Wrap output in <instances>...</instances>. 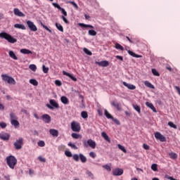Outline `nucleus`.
I'll return each mask as SVG.
<instances>
[{"mask_svg": "<svg viewBox=\"0 0 180 180\" xmlns=\"http://www.w3.org/2000/svg\"><path fill=\"white\" fill-rule=\"evenodd\" d=\"M0 39H5V40H7V41L8 43H11V44H15V43L18 41V39H16V38H14L13 37H12V35L5 32L0 33Z\"/></svg>", "mask_w": 180, "mask_h": 180, "instance_id": "1", "label": "nucleus"}, {"mask_svg": "<svg viewBox=\"0 0 180 180\" xmlns=\"http://www.w3.org/2000/svg\"><path fill=\"white\" fill-rule=\"evenodd\" d=\"M6 160L7 165H8L9 168H11V169H14L15 165L18 164V160L16 159V158H15V156L13 155H10V156H8L6 158Z\"/></svg>", "mask_w": 180, "mask_h": 180, "instance_id": "2", "label": "nucleus"}, {"mask_svg": "<svg viewBox=\"0 0 180 180\" xmlns=\"http://www.w3.org/2000/svg\"><path fill=\"white\" fill-rule=\"evenodd\" d=\"M1 78L3 81L7 82V84H10L11 85H16V81L15 80V79H13V77L11 76H8L6 74L1 75Z\"/></svg>", "mask_w": 180, "mask_h": 180, "instance_id": "3", "label": "nucleus"}, {"mask_svg": "<svg viewBox=\"0 0 180 180\" xmlns=\"http://www.w3.org/2000/svg\"><path fill=\"white\" fill-rule=\"evenodd\" d=\"M71 129L72 131L79 133L81 131V124L78 122L72 121L71 122Z\"/></svg>", "mask_w": 180, "mask_h": 180, "instance_id": "4", "label": "nucleus"}, {"mask_svg": "<svg viewBox=\"0 0 180 180\" xmlns=\"http://www.w3.org/2000/svg\"><path fill=\"white\" fill-rule=\"evenodd\" d=\"M49 103L50 104H46V106L49 109H51V110H53L54 109V108L56 109H58L60 108V105L58 104V103H57V101H56V100L51 99L49 101Z\"/></svg>", "mask_w": 180, "mask_h": 180, "instance_id": "5", "label": "nucleus"}, {"mask_svg": "<svg viewBox=\"0 0 180 180\" xmlns=\"http://www.w3.org/2000/svg\"><path fill=\"white\" fill-rule=\"evenodd\" d=\"M13 146L15 150H21V148L23 147V138H19L17 139L13 143Z\"/></svg>", "mask_w": 180, "mask_h": 180, "instance_id": "6", "label": "nucleus"}, {"mask_svg": "<svg viewBox=\"0 0 180 180\" xmlns=\"http://www.w3.org/2000/svg\"><path fill=\"white\" fill-rule=\"evenodd\" d=\"M27 25L30 30H31V32H37V27L34 25V22L27 20Z\"/></svg>", "mask_w": 180, "mask_h": 180, "instance_id": "7", "label": "nucleus"}, {"mask_svg": "<svg viewBox=\"0 0 180 180\" xmlns=\"http://www.w3.org/2000/svg\"><path fill=\"white\" fill-rule=\"evenodd\" d=\"M155 137L157 140H160V141H162V143L167 141V138H165V136H164L160 132H155Z\"/></svg>", "mask_w": 180, "mask_h": 180, "instance_id": "8", "label": "nucleus"}, {"mask_svg": "<svg viewBox=\"0 0 180 180\" xmlns=\"http://www.w3.org/2000/svg\"><path fill=\"white\" fill-rule=\"evenodd\" d=\"M0 139L4 141H8L11 139V135L6 132H1L0 133Z\"/></svg>", "mask_w": 180, "mask_h": 180, "instance_id": "9", "label": "nucleus"}, {"mask_svg": "<svg viewBox=\"0 0 180 180\" xmlns=\"http://www.w3.org/2000/svg\"><path fill=\"white\" fill-rule=\"evenodd\" d=\"M112 175L114 176H120V175H123V169L120 168H117L112 171Z\"/></svg>", "mask_w": 180, "mask_h": 180, "instance_id": "10", "label": "nucleus"}, {"mask_svg": "<svg viewBox=\"0 0 180 180\" xmlns=\"http://www.w3.org/2000/svg\"><path fill=\"white\" fill-rule=\"evenodd\" d=\"M13 13H14V15H15V16H19L20 18H24L25 16V14L22 13V11H20L19 8H14Z\"/></svg>", "mask_w": 180, "mask_h": 180, "instance_id": "11", "label": "nucleus"}, {"mask_svg": "<svg viewBox=\"0 0 180 180\" xmlns=\"http://www.w3.org/2000/svg\"><path fill=\"white\" fill-rule=\"evenodd\" d=\"M41 119L45 122V123H50L51 122V117L49 114H45L41 116Z\"/></svg>", "mask_w": 180, "mask_h": 180, "instance_id": "12", "label": "nucleus"}, {"mask_svg": "<svg viewBox=\"0 0 180 180\" xmlns=\"http://www.w3.org/2000/svg\"><path fill=\"white\" fill-rule=\"evenodd\" d=\"M63 74L64 75H66V77H69V78H70V79H72V81H75V82H77V77H74L72 75H71V73L67 72L65 70H63Z\"/></svg>", "mask_w": 180, "mask_h": 180, "instance_id": "13", "label": "nucleus"}, {"mask_svg": "<svg viewBox=\"0 0 180 180\" xmlns=\"http://www.w3.org/2000/svg\"><path fill=\"white\" fill-rule=\"evenodd\" d=\"M96 64L99 65L100 67H108L109 65V61L108 60H103L101 62L96 61Z\"/></svg>", "mask_w": 180, "mask_h": 180, "instance_id": "14", "label": "nucleus"}, {"mask_svg": "<svg viewBox=\"0 0 180 180\" xmlns=\"http://www.w3.org/2000/svg\"><path fill=\"white\" fill-rule=\"evenodd\" d=\"M145 105L147 106V108L151 109L154 113H157V109H155V107H154V105L152 103L146 102Z\"/></svg>", "mask_w": 180, "mask_h": 180, "instance_id": "15", "label": "nucleus"}, {"mask_svg": "<svg viewBox=\"0 0 180 180\" xmlns=\"http://www.w3.org/2000/svg\"><path fill=\"white\" fill-rule=\"evenodd\" d=\"M87 144L89 146V147H91V148H95L96 147V142L92 139H89L87 141Z\"/></svg>", "mask_w": 180, "mask_h": 180, "instance_id": "16", "label": "nucleus"}, {"mask_svg": "<svg viewBox=\"0 0 180 180\" xmlns=\"http://www.w3.org/2000/svg\"><path fill=\"white\" fill-rule=\"evenodd\" d=\"M122 84L124 86H127V88H128V89H131V90L136 89V86H134V84H130L126 82H123Z\"/></svg>", "mask_w": 180, "mask_h": 180, "instance_id": "17", "label": "nucleus"}, {"mask_svg": "<svg viewBox=\"0 0 180 180\" xmlns=\"http://www.w3.org/2000/svg\"><path fill=\"white\" fill-rule=\"evenodd\" d=\"M49 133L53 137H58V130L57 129H51L49 130Z\"/></svg>", "mask_w": 180, "mask_h": 180, "instance_id": "18", "label": "nucleus"}, {"mask_svg": "<svg viewBox=\"0 0 180 180\" xmlns=\"http://www.w3.org/2000/svg\"><path fill=\"white\" fill-rule=\"evenodd\" d=\"M132 108H134V110H136V112H137V113H139V115H140V113H141V108L140 107V105H139L137 104H133Z\"/></svg>", "mask_w": 180, "mask_h": 180, "instance_id": "19", "label": "nucleus"}, {"mask_svg": "<svg viewBox=\"0 0 180 180\" xmlns=\"http://www.w3.org/2000/svg\"><path fill=\"white\" fill-rule=\"evenodd\" d=\"M102 137H103L104 140L107 141L108 143H110V138H109V136H108V134L106 132L103 131L101 133Z\"/></svg>", "mask_w": 180, "mask_h": 180, "instance_id": "20", "label": "nucleus"}, {"mask_svg": "<svg viewBox=\"0 0 180 180\" xmlns=\"http://www.w3.org/2000/svg\"><path fill=\"white\" fill-rule=\"evenodd\" d=\"M14 27L15 29H21L22 30H26V27L23 24H15Z\"/></svg>", "mask_w": 180, "mask_h": 180, "instance_id": "21", "label": "nucleus"}, {"mask_svg": "<svg viewBox=\"0 0 180 180\" xmlns=\"http://www.w3.org/2000/svg\"><path fill=\"white\" fill-rule=\"evenodd\" d=\"M60 101L62 103H63L64 105H68V103H70V101L68 100V98L64 96L60 98Z\"/></svg>", "mask_w": 180, "mask_h": 180, "instance_id": "22", "label": "nucleus"}, {"mask_svg": "<svg viewBox=\"0 0 180 180\" xmlns=\"http://www.w3.org/2000/svg\"><path fill=\"white\" fill-rule=\"evenodd\" d=\"M8 56L11 58H13V60H18V56H16V54H15L13 51H9Z\"/></svg>", "mask_w": 180, "mask_h": 180, "instance_id": "23", "label": "nucleus"}, {"mask_svg": "<svg viewBox=\"0 0 180 180\" xmlns=\"http://www.w3.org/2000/svg\"><path fill=\"white\" fill-rule=\"evenodd\" d=\"M11 123L12 124V126H14V127L15 129H17L18 127H19V121L18 120H13L11 121Z\"/></svg>", "mask_w": 180, "mask_h": 180, "instance_id": "24", "label": "nucleus"}, {"mask_svg": "<svg viewBox=\"0 0 180 180\" xmlns=\"http://www.w3.org/2000/svg\"><path fill=\"white\" fill-rule=\"evenodd\" d=\"M79 160H80L81 162H83V163L86 162V161H87L86 157H85V155H84V154L79 153Z\"/></svg>", "mask_w": 180, "mask_h": 180, "instance_id": "25", "label": "nucleus"}, {"mask_svg": "<svg viewBox=\"0 0 180 180\" xmlns=\"http://www.w3.org/2000/svg\"><path fill=\"white\" fill-rule=\"evenodd\" d=\"M112 106H114V108H116L117 110H122V108H120V105L118 103H116L115 101L111 102Z\"/></svg>", "mask_w": 180, "mask_h": 180, "instance_id": "26", "label": "nucleus"}, {"mask_svg": "<svg viewBox=\"0 0 180 180\" xmlns=\"http://www.w3.org/2000/svg\"><path fill=\"white\" fill-rule=\"evenodd\" d=\"M144 85H146L148 88H150V89H154L155 87L154 85H153L150 82L148 81H145L144 82Z\"/></svg>", "mask_w": 180, "mask_h": 180, "instance_id": "27", "label": "nucleus"}, {"mask_svg": "<svg viewBox=\"0 0 180 180\" xmlns=\"http://www.w3.org/2000/svg\"><path fill=\"white\" fill-rule=\"evenodd\" d=\"M20 52L22 53V54H32V51L26 49H20Z\"/></svg>", "mask_w": 180, "mask_h": 180, "instance_id": "28", "label": "nucleus"}, {"mask_svg": "<svg viewBox=\"0 0 180 180\" xmlns=\"http://www.w3.org/2000/svg\"><path fill=\"white\" fill-rule=\"evenodd\" d=\"M128 54H129V56H131L132 57H135V58H141V56L137 55V54L134 53V52H133L131 51H128Z\"/></svg>", "mask_w": 180, "mask_h": 180, "instance_id": "29", "label": "nucleus"}, {"mask_svg": "<svg viewBox=\"0 0 180 180\" xmlns=\"http://www.w3.org/2000/svg\"><path fill=\"white\" fill-rule=\"evenodd\" d=\"M56 27L59 30L60 32H64V27H63V25L58 22H56Z\"/></svg>", "mask_w": 180, "mask_h": 180, "instance_id": "30", "label": "nucleus"}, {"mask_svg": "<svg viewBox=\"0 0 180 180\" xmlns=\"http://www.w3.org/2000/svg\"><path fill=\"white\" fill-rule=\"evenodd\" d=\"M30 84L34 85V86H37V85H39V82L34 79H30Z\"/></svg>", "mask_w": 180, "mask_h": 180, "instance_id": "31", "label": "nucleus"}, {"mask_svg": "<svg viewBox=\"0 0 180 180\" xmlns=\"http://www.w3.org/2000/svg\"><path fill=\"white\" fill-rule=\"evenodd\" d=\"M104 115L107 119H113V116L110 115V113H109V112L107 111V110H105Z\"/></svg>", "mask_w": 180, "mask_h": 180, "instance_id": "32", "label": "nucleus"}, {"mask_svg": "<svg viewBox=\"0 0 180 180\" xmlns=\"http://www.w3.org/2000/svg\"><path fill=\"white\" fill-rule=\"evenodd\" d=\"M169 157H170L172 160H176V158H178V155L175 153H169Z\"/></svg>", "mask_w": 180, "mask_h": 180, "instance_id": "33", "label": "nucleus"}, {"mask_svg": "<svg viewBox=\"0 0 180 180\" xmlns=\"http://www.w3.org/2000/svg\"><path fill=\"white\" fill-rule=\"evenodd\" d=\"M79 26H80V27H89L90 29H94V26L84 23H79Z\"/></svg>", "mask_w": 180, "mask_h": 180, "instance_id": "34", "label": "nucleus"}, {"mask_svg": "<svg viewBox=\"0 0 180 180\" xmlns=\"http://www.w3.org/2000/svg\"><path fill=\"white\" fill-rule=\"evenodd\" d=\"M10 118H11V122H12V120H18V117L13 112L10 113Z\"/></svg>", "mask_w": 180, "mask_h": 180, "instance_id": "35", "label": "nucleus"}, {"mask_svg": "<svg viewBox=\"0 0 180 180\" xmlns=\"http://www.w3.org/2000/svg\"><path fill=\"white\" fill-rule=\"evenodd\" d=\"M81 117L83 118V119H88V112L86 111H82L81 112Z\"/></svg>", "mask_w": 180, "mask_h": 180, "instance_id": "36", "label": "nucleus"}, {"mask_svg": "<svg viewBox=\"0 0 180 180\" xmlns=\"http://www.w3.org/2000/svg\"><path fill=\"white\" fill-rule=\"evenodd\" d=\"M40 25H41V26H42V27H44V29H45V30H47V32H49V33H53L51 30H50L47 26H46L44 24H43V22H41Z\"/></svg>", "mask_w": 180, "mask_h": 180, "instance_id": "37", "label": "nucleus"}, {"mask_svg": "<svg viewBox=\"0 0 180 180\" xmlns=\"http://www.w3.org/2000/svg\"><path fill=\"white\" fill-rule=\"evenodd\" d=\"M72 157L74 161H76L77 162H78V161H79V155H78V154H74Z\"/></svg>", "mask_w": 180, "mask_h": 180, "instance_id": "38", "label": "nucleus"}, {"mask_svg": "<svg viewBox=\"0 0 180 180\" xmlns=\"http://www.w3.org/2000/svg\"><path fill=\"white\" fill-rule=\"evenodd\" d=\"M83 51L85 53V54H87V56H92V52H91V51L86 48H84Z\"/></svg>", "mask_w": 180, "mask_h": 180, "instance_id": "39", "label": "nucleus"}, {"mask_svg": "<svg viewBox=\"0 0 180 180\" xmlns=\"http://www.w3.org/2000/svg\"><path fill=\"white\" fill-rule=\"evenodd\" d=\"M115 49H117V50H121V51H123V50H124V48H123L122 45H120V44H116Z\"/></svg>", "mask_w": 180, "mask_h": 180, "instance_id": "40", "label": "nucleus"}, {"mask_svg": "<svg viewBox=\"0 0 180 180\" xmlns=\"http://www.w3.org/2000/svg\"><path fill=\"white\" fill-rule=\"evenodd\" d=\"M117 146H118V148L121 150V151H122L123 153H127V150H126V148H124V146L120 144H118Z\"/></svg>", "mask_w": 180, "mask_h": 180, "instance_id": "41", "label": "nucleus"}, {"mask_svg": "<svg viewBox=\"0 0 180 180\" xmlns=\"http://www.w3.org/2000/svg\"><path fill=\"white\" fill-rule=\"evenodd\" d=\"M68 146L69 147H71V148H73L74 150H78V147H77V146L74 143H72L71 142H70Z\"/></svg>", "mask_w": 180, "mask_h": 180, "instance_id": "42", "label": "nucleus"}, {"mask_svg": "<svg viewBox=\"0 0 180 180\" xmlns=\"http://www.w3.org/2000/svg\"><path fill=\"white\" fill-rule=\"evenodd\" d=\"M89 36H96V31L94 30H89L88 32Z\"/></svg>", "mask_w": 180, "mask_h": 180, "instance_id": "43", "label": "nucleus"}, {"mask_svg": "<svg viewBox=\"0 0 180 180\" xmlns=\"http://www.w3.org/2000/svg\"><path fill=\"white\" fill-rule=\"evenodd\" d=\"M30 70H32V71H34V72H35L36 70H37V67L36 66V65H30L29 66Z\"/></svg>", "mask_w": 180, "mask_h": 180, "instance_id": "44", "label": "nucleus"}, {"mask_svg": "<svg viewBox=\"0 0 180 180\" xmlns=\"http://www.w3.org/2000/svg\"><path fill=\"white\" fill-rule=\"evenodd\" d=\"M168 126H169L172 129H177L176 124H174V122H169Z\"/></svg>", "mask_w": 180, "mask_h": 180, "instance_id": "45", "label": "nucleus"}, {"mask_svg": "<svg viewBox=\"0 0 180 180\" xmlns=\"http://www.w3.org/2000/svg\"><path fill=\"white\" fill-rule=\"evenodd\" d=\"M71 136H72V139H79V137H81V135H79L77 133H72Z\"/></svg>", "mask_w": 180, "mask_h": 180, "instance_id": "46", "label": "nucleus"}, {"mask_svg": "<svg viewBox=\"0 0 180 180\" xmlns=\"http://www.w3.org/2000/svg\"><path fill=\"white\" fill-rule=\"evenodd\" d=\"M152 74H153V75L155 77H160V73L155 69H152Z\"/></svg>", "mask_w": 180, "mask_h": 180, "instance_id": "47", "label": "nucleus"}, {"mask_svg": "<svg viewBox=\"0 0 180 180\" xmlns=\"http://www.w3.org/2000/svg\"><path fill=\"white\" fill-rule=\"evenodd\" d=\"M103 168H105V169L108 171V172H110L112 171V168L108 165H105L103 166Z\"/></svg>", "mask_w": 180, "mask_h": 180, "instance_id": "48", "label": "nucleus"}, {"mask_svg": "<svg viewBox=\"0 0 180 180\" xmlns=\"http://www.w3.org/2000/svg\"><path fill=\"white\" fill-rule=\"evenodd\" d=\"M37 145L39 146V147H44V146H46V143H44V141H39L37 143Z\"/></svg>", "mask_w": 180, "mask_h": 180, "instance_id": "49", "label": "nucleus"}, {"mask_svg": "<svg viewBox=\"0 0 180 180\" xmlns=\"http://www.w3.org/2000/svg\"><path fill=\"white\" fill-rule=\"evenodd\" d=\"M42 70L44 74H47L49 72V68H46L44 65L42 66Z\"/></svg>", "mask_w": 180, "mask_h": 180, "instance_id": "50", "label": "nucleus"}, {"mask_svg": "<svg viewBox=\"0 0 180 180\" xmlns=\"http://www.w3.org/2000/svg\"><path fill=\"white\" fill-rule=\"evenodd\" d=\"M66 157H72V153L70 151L66 150L65 152Z\"/></svg>", "mask_w": 180, "mask_h": 180, "instance_id": "51", "label": "nucleus"}, {"mask_svg": "<svg viewBox=\"0 0 180 180\" xmlns=\"http://www.w3.org/2000/svg\"><path fill=\"white\" fill-rule=\"evenodd\" d=\"M86 174L88 175V176L91 178V179H94V174H92V172H91L90 171H87Z\"/></svg>", "mask_w": 180, "mask_h": 180, "instance_id": "52", "label": "nucleus"}, {"mask_svg": "<svg viewBox=\"0 0 180 180\" xmlns=\"http://www.w3.org/2000/svg\"><path fill=\"white\" fill-rule=\"evenodd\" d=\"M53 5L55 8H57V9H58L59 11H60L62 8L61 6H60L59 4L57 3H53Z\"/></svg>", "mask_w": 180, "mask_h": 180, "instance_id": "53", "label": "nucleus"}, {"mask_svg": "<svg viewBox=\"0 0 180 180\" xmlns=\"http://www.w3.org/2000/svg\"><path fill=\"white\" fill-rule=\"evenodd\" d=\"M89 157H91V158H96V153H95L94 152H90L89 153Z\"/></svg>", "mask_w": 180, "mask_h": 180, "instance_id": "54", "label": "nucleus"}, {"mask_svg": "<svg viewBox=\"0 0 180 180\" xmlns=\"http://www.w3.org/2000/svg\"><path fill=\"white\" fill-rule=\"evenodd\" d=\"M55 84L57 85V86H61V85H63V84L61 83V81L60 80H56Z\"/></svg>", "mask_w": 180, "mask_h": 180, "instance_id": "55", "label": "nucleus"}, {"mask_svg": "<svg viewBox=\"0 0 180 180\" xmlns=\"http://www.w3.org/2000/svg\"><path fill=\"white\" fill-rule=\"evenodd\" d=\"M6 122H0V127H1V129H5L6 128Z\"/></svg>", "mask_w": 180, "mask_h": 180, "instance_id": "56", "label": "nucleus"}, {"mask_svg": "<svg viewBox=\"0 0 180 180\" xmlns=\"http://www.w3.org/2000/svg\"><path fill=\"white\" fill-rule=\"evenodd\" d=\"M151 169H153V171H157V164H153L151 165Z\"/></svg>", "mask_w": 180, "mask_h": 180, "instance_id": "57", "label": "nucleus"}, {"mask_svg": "<svg viewBox=\"0 0 180 180\" xmlns=\"http://www.w3.org/2000/svg\"><path fill=\"white\" fill-rule=\"evenodd\" d=\"M112 120L116 124H120V121H119L117 119H115L112 117Z\"/></svg>", "mask_w": 180, "mask_h": 180, "instance_id": "58", "label": "nucleus"}, {"mask_svg": "<svg viewBox=\"0 0 180 180\" xmlns=\"http://www.w3.org/2000/svg\"><path fill=\"white\" fill-rule=\"evenodd\" d=\"M39 160L41 161V162H46V158L41 157V156H39L38 158Z\"/></svg>", "mask_w": 180, "mask_h": 180, "instance_id": "59", "label": "nucleus"}, {"mask_svg": "<svg viewBox=\"0 0 180 180\" xmlns=\"http://www.w3.org/2000/svg\"><path fill=\"white\" fill-rule=\"evenodd\" d=\"M61 18H62L63 22H65V23H66V24H68V23H69L68 20L67 19V18H65V16L62 15Z\"/></svg>", "mask_w": 180, "mask_h": 180, "instance_id": "60", "label": "nucleus"}, {"mask_svg": "<svg viewBox=\"0 0 180 180\" xmlns=\"http://www.w3.org/2000/svg\"><path fill=\"white\" fill-rule=\"evenodd\" d=\"M60 11H61V12H62L63 15H64V16H67V11H65V9L62 8H60Z\"/></svg>", "mask_w": 180, "mask_h": 180, "instance_id": "61", "label": "nucleus"}, {"mask_svg": "<svg viewBox=\"0 0 180 180\" xmlns=\"http://www.w3.org/2000/svg\"><path fill=\"white\" fill-rule=\"evenodd\" d=\"M143 147L144 150H150V146L146 143H143Z\"/></svg>", "mask_w": 180, "mask_h": 180, "instance_id": "62", "label": "nucleus"}, {"mask_svg": "<svg viewBox=\"0 0 180 180\" xmlns=\"http://www.w3.org/2000/svg\"><path fill=\"white\" fill-rule=\"evenodd\" d=\"M71 5H72L76 9H78V5L76 4L75 1H70Z\"/></svg>", "mask_w": 180, "mask_h": 180, "instance_id": "63", "label": "nucleus"}, {"mask_svg": "<svg viewBox=\"0 0 180 180\" xmlns=\"http://www.w3.org/2000/svg\"><path fill=\"white\" fill-rule=\"evenodd\" d=\"M174 88L177 91V93L179 94V95L180 96V88H179V86H175Z\"/></svg>", "mask_w": 180, "mask_h": 180, "instance_id": "64", "label": "nucleus"}]
</instances>
